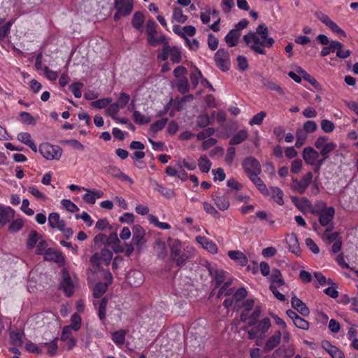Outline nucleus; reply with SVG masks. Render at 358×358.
Listing matches in <instances>:
<instances>
[{
  "label": "nucleus",
  "instance_id": "c85d7f7f",
  "mask_svg": "<svg viewBox=\"0 0 358 358\" xmlns=\"http://www.w3.org/2000/svg\"><path fill=\"white\" fill-rule=\"evenodd\" d=\"M169 247L171 250V257L172 259L180 255L184 248L182 245V242L178 239L171 240L169 242Z\"/></svg>",
  "mask_w": 358,
  "mask_h": 358
},
{
  "label": "nucleus",
  "instance_id": "9d476101",
  "mask_svg": "<svg viewBox=\"0 0 358 358\" xmlns=\"http://www.w3.org/2000/svg\"><path fill=\"white\" fill-rule=\"evenodd\" d=\"M215 62L218 68L222 71H227L229 69V55L227 50L219 49L215 54Z\"/></svg>",
  "mask_w": 358,
  "mask_h": 358
},
{
  "label": "nucleus",
  "instance_id": "ddd939ff",
  "mask_svg": "<svg viewBox=\"0 0 358 358\" xmlns=\"http://www.w3.org/2000/svg\"><path fill=\"white\" fill-rule=\"evenodd\" d=\"M114 8L123 16H129L134 8V0H114Z\"/></svg>",
  "mask_w": 358,
  "mask_h": 358
},
{
  "label": "nucleus",
  "instance_id": "2f4dec72",
  "mask_svg": "<svg viewBox=\"0 0 358 358\" xmlns=\"http://www.w3.org/2000/svg\"><path fill=\"white\" fill-rule=\"evenodd\" d=\"M213 199L217 207L222 211L227 210L230 206L229 199L224 195L213 196Z\"/></svg>",
  "mask_w": 358,
  "mask_h": 358
},
{
  "label": "nucleus",
  "instance_id": "393cba45",
  "mask_svg": "<svg viewBox=\"0 0 358 358\" xmlns=\"http://www.w3.org/2000/svg\"><path fill=\"white\" fill-rule=\"evenodd\" d=\"M17 138L21 143L29 146L34 152H37V147L33 140L31 134L28 132H21L17 134Z\"/></svg>",
  "mask_w": 358,
  "mask_h": 358
},
{
  "label": "nucleus",
  "instance_id": "0e129e2a",
  "mask_svg": "<svg viewBox=\"0 0 358 358\" xmlns=\"http://www.w3.org/2000/svg\"><path fill=\"white\" fill-rule=\"evenodd\" d=\"M215 133V129L213 127H209L203 129L196 135L197 139L199 141L205 140L206 138L211 136Z\"/></svg>",
  "mask_w": 358,
  "mask_h": 358
},
{
  "label": "nucleus",
  "instance_id": "a211bd4d",
  "mask_svg": "<svg viewBox=\"0 0 358 358\" xmlns=\"http://www.w3.org/2000/svg\"><path fill=\"white\" fill-rule=\"evenodd\" d=\"M190 81L193 87H196L199 83L201 82L203 87H208L210 90H213L212 85L205 78H203L201 71L197 69L191 73Z\"/></svg>",
  "mask_w": 358,
  "mask_h": 358
},
{
  "label": "nucleus",
  "instance_id": "6ab92c4d",
  "mask_svg": "<svg viewBox=\"0 0 358 358\" xmlns=\"http://www.w3.org/2000/svg\"><path fill=\"white\" fill-rule=\"evenodd\" d=\"M196 242L201 245L206 250L212 254L217 252V247L213 241L208 239L206 236H199L196 237Z\"/></svg>",
  "mask_w": 358,
  "mask_h": 358
},
{
  "label": "nucleus",
  "instance_id": "6e6552de",
  "mask_svg": "<svg viewBox=\"0 0 358 358\" xmlns=\"http://www.w3.org/2000/svg\"><path fill=\"white\" fill-rule=\"evenodd\" d=\"M39 152L48 160H59L62 154L60 147L50 143L41 144L39 147Z\"/></svg>",
  "mask_w": 358,
  "mask_h": 358
},
{
  "label": "nucleus",
  "instance_id": "7c9ffc66",
  "mask_svg": "<svg viewBox=\"0 0 358 358\" xmlns=\"http://www.w3.org/2000/svg\"><path fill=\"white\" fill-rule=\"evenodd\" d=\"M266 194H271L274 201L279 205L284 203L283 192L277 187H271Z\"/></svg>",
  "mask_w": 358,
  "mask_h": 358
},
{
  "label": "nucleus",
  "instance_id": "e2e57ef3",
  "mask_svg": "<svg viewBox=\"0 0 358 358\" xmlns=\"http://www.w3.org/2000/svg\"><path fill=\"white\" fill-rule=\"evenodd\" d=\"M44 344L48 348V355L50 356H55L58 349L57 338L54 339L50 343H45Z\"/></svg>",
  "mask_w": 358,
  "mask_h": 358
},
{
  "label": "nucleus",
  "instance_id": "c9c22d12",
  "mask_svg": "<svg viewBox=\"0 0 358 358\" xmlns=\"http://www.w3.org/2000/svg\"><path fill=\"white\" fill-rule=\"evenodd\" d=\"M148 219L150 224L160 229L167 230L171 229V225L169 223L159 222L158 218L154 215H149Z\"/></svg>",
  "mask_w": 358,
  "mask_h": 358
},
{
  "label": "nucleus",
  "instance_id": "5fc2aeb1",
  "mask_svg": "<svg viewBox=\"0 0 358 358\" xmlns=\"http://www.w3.org/2000/svg\"><path fill=\"white\" fill-rule=\"evenodd\" d=\"M20 117L21 122L24 124L29 125H34L36 124V120L27 112H21L20 113Z\"/></svg>",
  "mask_w": 358,
  "mask_h": 358
},
{
  "label": "nucleus",
  "instance_id": "69168bd1",
  "mask_svg": "<svg viewBox=\"0 0 358 358\" xmlns=\"http://www.w3.org/2000/svg\"><path fill=\"white\" fill-rule=\"evenodd\" d=\"M266 115V113L265 112L261 111L252 117V118L250 120L249 124L250 125H259L262 123Z\"/></svg>",
  "mask_w": 358,
  "mask_h": 358
},
{
  "label": "nucleus",
  "instance_id": "412c9836",
  "mask_svg": "<svg viewBox=\"0 0 358 358\" xmlns=\"http://www.w3.org/2000/svg\"><path fill=\"white\" fill-rule=\"evenodd\" d=\"M107 173L111 176L118 178L122 181H127L130 184L134 183V180L127 175L124 174L116 166H109L106 170Z\"/></svg>",
  "mask_w": 358,
  "mask_h": 358
},
{
  "label": "nucleus",
  "instance_id": "a19ab883",
  "mask_svg": "<svg viewBox=\"0 0 358 358\" xmlns=\"http://www.w3.org/2000/svg\"><path fill=\"white\" fill-rule=\"evenodd\" d=\"M172 18L173 20L178 23H185L187 20V16L183 14L182 8L175 7L173 10Z\"/></svg>",
  "mask_w": 358,
  "mask_h": 358
},
{
  "label": "nucleus",
  "instance_id": "e433bc0d",
  "mask_svg": "<svg viewBox=\"0 0 358 358\" xmlns=\"http://www.w3.org/2000/svg\"><path fill=\"white\" fill-rule=\"evenodd\" d=\"M213 120L208 114L203 113L198 116L196 124L199 128H206L208 125L212 124Z\"/></svg>",
  "mask_w": 358,
  "mask_h": 358
},
{
  "label": "nucleus",
  "instance_id": "3c124183",
  "mask_svg": "<svg viewBox=\"0 0 358 358\" xmlns=\"http://www.w3.org/2000/svg\"><path fill=\"white\" fill-rule=\"evenodd\" d=\"M112 101L110 98H103L91 103V106L95 108L101 109L106 107Z\"/></svg>",
  "mask_w": 358,
  "mask_h": 358
},
{
  "label": "nucleus",
  "instance_id": "cd10ccee",
  "mask_svg": "<svg viewBox=\"0 0 358 358\" xmlns=\"http://www.w3.org/2000/svg\"><path fill=\"white\" fill-rule=\"evenodd\" d=\"M241 32L231 29L224 37V40L227 45L230 48L236 46L239 41Z\"/></svg>",
  "mask_w": 358,
  "mask_h": 358
},
{
  "label": "nucleus",
  "instance_id": "bb28decb",
  "mask_svg": "<svg viewBox=\"0 0 358 358\" xmlns=\"http://www.w3.org/2000/svg\"><path fill=\"white\" fill-rule=\"evenodd\" d=\"M282 334L280 331H277L274 335L271 336L265 343V350L271 351L276 348L280 342Z\"/></svg>",
  "mask_w": 358,
  "mask_h": 358
},
{
  "label": "nucleus",
  "instance_id": "f704fd0d",
  "mask_svg": "<svg viewBox=\"0 0 358 358\" xmlns=\"http://www.w3.org/2000/svg\"><path fill=\"white\" fill-rule=\"evenodd\" d=\"M45 259L56 262H62L64 261V257L59 252L52 250L50 248L46 250L45 253Z\"/></svg>",
  "mask_w": 358,
  "mask_h": 358
},
{
  "label": "nucleus",
  "instance_id": "b1692460",
  "mask_svg": "<svg viewBox=\"0 0 358 358\" xmlns=\"http://www.w3.org/2000/svg\"><path fill=\"white\" fill-rule=\"evenodd\" d=\"M228 256L236 264L241 266H245L248 264V258L239 250H231L228 252Z\"/></svg>",
  "mask_w": 358,
  "mask_h": 358
},
{
  "label": "nucleus",
  "instance_id": "de8ad7c7",
  "mask_svg": "<svg viewBox=\"0 0 358 358\" xmlns=\"http://www.w3.org/2000/svg\"><path fill=\"white\" fill-rule=\"evenodd\" d=\"M90 263L92 264V270L94 272H96L101 264H104V262L100 257V255L98 252L93 255L90 259Z\"/></svg>",
  "mask_w": 358,
  "mask_h": 358
},
{
  "label": "nucleus",
  "instance_id": "6e6d98bb",
  "mask_svg": "<svg viewBox=\"0 0 358 358\" xmlns=\"http://www.w3.org/2000/svg\"><path fill=\"white\" fill-rule=\"evenodd\" d=\"M28 192L37 199L41 201H45L47 199V196L34 185L28 187Z\"/></svg>",
  "mask_w": 358,
  "mask_h": 358
},
{
  "label": "nucleus",
  "instance_id": "0eeeda50",
  "mask_svg": "<svg viewBox=\"0 0 358 358\" xmlns=\"http://www.w3.org/2000/svg\"><path fill=\"white\" fill-rule=\"evenodd\" d=\"M248 326L253 328L248 331V338L255 339L259 335L265 334L271 327V321L268 318H264L259 322L250 321Z\"/></svg>",
  "mask_w": 358,
  "mask_h": 358
},
{
  "label": "nucleus",
  "instance_id": "774afa93",
  "mask_svg": "<svg viewBox=\"0 0 358 358\" xmlns=\"http://www.w3.org/2000/svg\"><path fill=\"white\" fill-rule=\"evenodd\" d=\"M327 27H328L333 32L337 34L338 35L342 36L343 37L346 36V33L345 31L340 28L338 25L333 20H331Z\"/></svg>",
  "mask_w": 358,
  "mask_h": 358
},
{
  "label": "nucleus",
  "instance_id": "09e8293b",
  "mask_svg": "<svg viewBox=\"0 0 358 358\" xmlns=\"http://www.w3.org/2000/svg\"><path fill=\"white\" fill-rule=\"evenodd\" d=\"M155 190L167 199H170L174 196L173 190H172L171 189L166 188L165 187L158 184L157 182H156Z\"/></svg>",
  "mask_w": 358,
  "mask_h": 358
},
{
  "label": "nucleus",
  "instance_id": "052dcab7",
  "mask_svg": "<svg viewBox=\"0 0 358 358\" xmlns=\"http://www.w3.org/2000/svg\"><path fill=\"white\" fill-rule=\"evenodd\" d=\"M167 121V118H162L157 120V122L151 124V131L153 132H157L159 131H161L166 126Z\"/></svg>",
  "mask_w": 358,
  "mask_h": 358
},
{
  "label": "nucleus",
  "instance_id": "5701e85b",
  "mask_svg": "<svg viewBox=\"0 0 358 358\" xmlns=\"http://www.w3.org/2000/svg\"><path fill=\"white\" fill-rule=\"evenodd\" d=\"M286 241L288 244L289 251L299 256L300 255V247L296 234H290L287 235Z\"/></svg>",
  "mask_w": 358,
  "mask_h": 358
},
{
  "label": "nucleus",
  "instance_id": "4468645a",
  "mask_svg": "<svg viewBox=\"0 0 358 358\" xmlns=\"http://www.w3.org/2000/svg\"><path fill=\"white\" fill-rule=\"evenodd\" d=\"M132 243L141 248L145 243V231L144 229L141 225L136 224L132 228Z\"/></svg>",
  "mask_w": 358,
  "mask_h": 358
},
{
  "label": "nucleus",
  "instance_id": "f3484780",
  "mask_svg": "<svg viewBox=\"0 0 358 358\" xmlns=\"http://www.w3.org/2000/svg\"><path fill=\"white\" fill-rule=\"evenodd\" d=\"M60 339L66 343L68 350H72L77 343V339L73 337L72 330H70L69 327H63Z\"/></svg>",
  "mask_w": 358,
  "mask_h": 358
},
{
  "label": "nucleus",
  "instance_id": "1a4fd4ad",
  "mask_svg": "<svg viewBox=\"0 0 358 358\" xmlns=\"http://www.w3.org/2000/svg\"><path fill=\"white\" fill-rule=\"evenodd\" d=\"M313 179V173L308 172L305 174L301 180L296 178H292L290 186L293 191L297 192L299 194H303L309 185L310 184Z\"/></svg>",
  "mask_w": 358,
  "mask_h": 358
},
{
  "label": "nucleus",
  "instance_id": "58836bf2",
  "mask_svg": "<svg viewBox=\"0 0 358 358\" xmlns=\"http://www.w3.org/2000/svg\"><path fill=\"white\" fill-rule=\"evenodd\" d=\"M126 331L119 330L112 334L111 338L117 345H122L125 342Z\"/></svg>",
  "mask_w": 358,
  "mask_h": 358
},
{
  "label": "nucleus",
  "instance_id": "dca6fc26",
  "mask_svg": "<svg viewBox=\"0 0 358 358\" xmlns=\"http://www.w3.org/2000/svg\"><path fill=\"white\" fill-rule=\"evenodd\" d=\"M145 278L143 273L138 270L130 271L127 276V282L133 287H139L143 285Z\"/></svg>",
  "mask_w": 358,
  "mask_h": 358
},
{
  "label": "nucleus",
  "instance_id": "72a5a7b5",
  "mask_svg": "<svg viewBox=\"0 0 358 358\" xmlns=\"http://www.w3.org/2000/svg\"><path fill=\"white\" fill-rule=\"evenodd\" d=\"M248 136L247 130L242 129L235 134L230 139V145H238L243 142Z\"/></svg>",
  "mask_w": 358,
  "mask_h": 358
},
{
  "label": "nucleus",
  "instance_id": "f8f14e48",
  "mask_svg": "<svg viewBox=\"0 0 358 358\" xmlns=\"http://www.w3.org/2000/svg\"><path fill=\"white\" fill-rule=\"evenodd\" d=\"M66 296H71L73 294L74 285L67 271L63 270L62 278L59 285Z\"/></svg>",
  "mask_w": 358,
  "mask_h": 358
},
{
  "label": "nucleus",
  "instance_id": "423d86ee",
  "mask_svg": "<svg viewBox=\"0 0 358 358\" xmlns=\"http://www.w3.org/2000/svg\"><path fill=\"white\" fill-rule=\"evenodd\" d=\"M157 24L153 20H148L146 23L147 41L150 46L155 47L157 44H163L166 38L164 35L156 37Z\"/></svg>",
  "mask_w": 358,
  "mask_h": 358
},
{
  "label": "nucleus",
  "instance_id": "13d9d810",
  "mask_svg": "<svg viewBox=\"0 0 358 358\" xmlns=\"http://www.w3.org/2000/svg\"><path fill=\"white\" fill-rule=\"evenodd\" d=\"M24 222L22 219H17L13 220L8 227V230L11 233H16L19 231L23 227Z\"/></svg>",
  "mask_w": 358,
  "mask_h": 358
},
{
  "label": "nucleus",
  "instance_id": "338daca9",
  "mask_svg": "<svg viewBox=\"0 0 358 358\" xmlns=\"http://www.w3.org/2000/svg\"><path fill=\"white\" fill-rule=\"evenodd\" d=\"M307 138V134L302 130H299L296 132V141L295 146L296 148L301 147L306 142Z\"/></svg>",
  "mask_w": 358,
  "mask_h": 358
},
{
  "label": "nucleus",
  "instance_id": "864d4df0",
  "mask_svg": "<svg viewBox=\"0 0 358 358\" xmlns=\"http://www.w3.org/2000/svg\"><path fill=\"white\" fill-rule=\"evenodd\" d=\"M98 253L105 265H108L110 263L113 258V252L110 250L103 248Z\"/></svg>",
  "mask_w": 358,
  "mask_h": 358
},
{
  "label": "nucleus",
  "instance_id": "8fccbe9b",
  "mask_svg": "<svg viewBox=\"0 0 358 358\" xmlns=\"http://www.w3.org/2000/svg\"><path fill=\"white\" fill-rule=\"evenodd\" d=\"M187 73V69L183 66H177L173 71L174 76L181 83L185 80V75Z\"/></svg>",
  "mask_w": 358,
  "mask_h": 358
},
{
  "label": "nucleus",
  "instance_id": "c03bdc74",
  "mask_svg": "<svg viewBox=\"0 0 358 358\" xmlns=\"http://www.w3.org/2000/svg\"><path fill=\"white\" fill-rule=\"evenodd\" d=\"M270 280L272 283H275L278 287L285 284V281L282 277L281 272L278 269H273L270 275Z\"/></svg>",
  "mask_w": 358,
  "mask_h": 358
},
{
  "label": "nucleus",
  "instance_id": "7ed1b4c3",
  "mask_svg": "<svg viewBox=\"0 0 358 358\" xmlns=\"http://www.w3.org/2000/svg\"><path fill=\"white\" fill-rule=\"evenodd\" d=\"M243 41L246 45L252 43L250 48L255 52L260 55L266 54L263 47L267 46V39L261 38V36L256 33L250 32L244 35Z\"/></svg>",
  "mask_w": 358,
  "mask_h": 358
},
{
  "label": "nucleus",
  "instance_id": "f257e3e1",
  "mask_svg": "<svg viewBox=\"0 0 358 358\" xmlns=\"http://www.w3.org/2000/svg\"><path fill=\"white\" fill-rule=\"evenodd\" d=\"M313 214L319 218L320 224L323 227H332V220L335 215V209L333 207H327L324 202L320 201L315 204Z\"/></svg>",
  "mask_w": 358,
  "mask_h": 358
},
{
  "label": "nucleus",
  "instance_id": "4be33fe9",
  "mask_svg": "<svg viewBox=\"0 0 358 358\" xmlns=\"http://www.w3.org/2000/svg\"><path fill=\"white\" fill-rule=\"evenodd\" d=\"M15 210L9 206H0V224L5 225L14 217Z\"/></svg>",
  "mask_w": 358,
  "mask_h": 358
},
{
  "label": "nucleus",
  "instance_id": "4c0bfd02",
  "mask_svg": "<svg viewBox=\"0 0 358 358\" xmlns=\"http://www.w3.org/2000/svg\"><path fill=\"white\" fill-rule=\"evenodd\" d=\"M259 174H254L249 176V178L262 193L266 194L268 189L262 180L259 177Z\"/></svg>",
  "mask_w": 358,
  "mask_h": 358
},
{
  "label": "nucleus",
  "instance_id": "9b49d317",
  "mask_svg": "<svg viewBox=\"0 0 358 358\" xmlns=\"http://www.w3.org/2000/svg\"><path fill=\"white\" fill-rule=\"evenodd\" d=\"M243 166L248 176L259 174L262 171L260 164L252 157L246 158L243 162Z\"/></svg>",
  "mask_w": 358,
  "mask_h": 358
},
{
  "label": "nucleus",
  "instance_id": "a18cd8bd",
  "mask_svg": "<svg viewBox=\"0 0 358 358\" xmlns=\"http://www.w3.org/2000/svg\"><path fill=\"white\" fill-rule=\"evenodd\" d=\"M198 166L202 172L208 173L210 169L211 162L206 155H202L198 161Z\"/></svg>",
  "mask_w": 358,
  "mask_h": 358
},
{
  "label": "nucleus",
  "instance_id": "ea45409f",
  "mask_svg": "<svg viewBox=\"0 0 358 358\" xmlns=\"http://www.w3.org/2000/svg\"><path fill=\"white\" fill-rule=\"evenodd\" d=\"M144 20H145L144 15L141 12H140V11L136 12L134 13L132 20H131V24H132L133 27L136 29H140L143 26Z\"/></svg>",
  "mask_w": 358,
  "mask_h": 358
},
{
  "label": "nucleus",
  "instance_id": "39448f33",
  "mask_svg": "<svg viewBox=\"0 0 358 358\" xmlns=\"http://www.w3.org/2000/svg\"><path fill=\"white\" fill-rule=\"evenodd\" d=\"M320 154L312 147H306L303 150V159L305 162L311 166H315V171H318L324 162V159H319Z\"/></svg>",
  "mask_w": 358,
  "mask_h": 358
},
{
  "label": "nucleus",
  "instance_id": "680f3d73",
  "mask_svg": "<svg viewBox=\"0 0 358 358\" xmlns=\"http://www.w3.org/2000/svg\"><path fill=\"white\" fill-rule=\"evenodd\" d=\"M206 103L209 108H218L221 106V101L217 100L213 95L208 94L205 99Z\"/></svg>",
  "mask_w": 358,
  "mask_h": 358
},
{
  "label": "nucleus",
  "instance_id": "bf43d9fd",
  "mask_svg": "<svg viewBox=\"0 0 358 358\" xmlns=\"http://www.w3.org/2000/svg\"><path fill=\"white\" fill-rule=\"evenodd\" d=\"M203 209L206 213H208L216 218L220 217L219 212L215 209V208L211 203H210L207 201H204L203 203Z\"/></svg>",
  "mask_w": 358,
  "mask_h": 358
},
{
  "label": "nucleus",
  "instance_id": "aec40b11",
  "mask_svg": "<svg viewBox=\"0 0 358 358\" xmlns=\"http://www.w3.org/2000/svg\"><path fill=\"white\" fill-rule=\"evenodd\" d=\"M48 224L52 229L62 230L63 227L66 226V222L60 218V215L57 213H51L48 217Z\"/></svg>",
  "mask_w": 358,
  "mask_h": 358
},
{
  "label": "nucleus",
  "instance_id": "37998d69",
  "mask_svg": "<svg viewBox=\"0 0 358 358\" xmlns=\"http://www.w3.org/2000/svg\"><path fill=\"white\" fill-rule=\"evenodd\" d=\"M40 235L35 230L30 231L27 241V246L28 248H33L40 241Z\"/></svg>",
  "mask_w": 358,
  "mask_h": 358
},
{
  "label": "nucleus",
  "instance_id": "79ce46f5",
  "mask_svg": "<svg viewBox=\"0 0 358 358\" xmlns=\"http://www.w3.org/2000/svg\"><path fill=\"white\" fill-rule=\"evenodd\" d=\"M81 317L78 314L74 313L71 317V324L66 327H69L70 330L78 331L81 327Z\"/></svg>",
  "mask_w": 358,
  "mask_h": 358
},
{
  "label": "nucleus",
  "instance_id": "2eb2a0df",
  "mask_svg": "<svg viewBox=\"0 0 358 358\" xmlns=\"http://www.w3.org/2000/svg\"><path fill=\"white\" fill-rule=\"evenodd\" d=\"M195 250L194 248L191 246H186L183 248L182 252L178 257L173 258L172 259L176 262L178 266H182L187 259L194 257Z\"/></svg>",
  "mask_w": 358,
  "mask_h": 358
},
{
  "label": "nucleus",
  "instance_id": "f03ea898",
  "mask_svg": "<svg viewBox=\"0 0 358 358\" xmlns=\"http://www.w3.org/2000/svg\"><path fill=\"white\" fill-rule=\"evenodd\" d=\"M162 45V48L157 51V62H165L169 57L173 63H180L182 61L180 48L175 45H169V42L166 40Z\"/></svg>",
  "mask_w": 358,
  "mask_h": 358
},
{
  "label": "nucleus",
  "instance_id": "20e7f679",
  "mask_svg": "<svg viewBox=\"0 0 358 358\" xmlns=\"http://www.w3.org/2000/svg\"><path fill=\"white\" fill-rule=\"evenodd\" d=\"M314 145L319 153L323 157L324 160L329 157V155L333 152L337 147V145L330 141L328 137L325 136H319L315 141Z\"/></svg>",
  "mask_w": 358,
  "mask_h": 358
},
{
  "label": "nucleus",
  "instance_id": "473e14b6",
  "mask_svg": "<svg viewBox=\"0 0 358 358\" xmlns=\"http://www.w3.org/2000/svg\"><path fill=\"white\" fill-rule=\"evenodd\" d=\"M257 34L261 36V38L267 39V46L271 47L274 43L273 38L268 37V29L264 24H259L257 28Z\"/></svg>",
  "mask_w": 358,
  "mask_h": 358
},
{
  "label": "nucleus",
  "instance_id": "49530a36",
  "mask_svg": "<svg viewBox=\"0 0 358 358\" xmlns=\"http://www.w3.org/2000/svg\"><path fill=\"white\" fill-rule=\"evenodd\" d=\"M108 283L99 282L97 283L93 289V295L95 298L101 297L107 290Z\"/></svg>",
  "mask_w": 358,
  "mask_h": 358
},
{
  "label": "nucleus",
  "instance_id": "a878e982",
  "mask_svg": "<svg viewBox=\"0 0 358 358\" xmlns=\"http://www.w3.org/2000/svg\"><path fill=\"white\" fill-rule=\"evenodd\" d=\"M291 304L293 308L299 312L302 315H308L309 310L306 304L296 296H294L291 300Z\"/></svg>",
  "mask_w": 358,
  "mask_h": 358
},
{
  "label": "nucleus",
  "instance_id": "c756f323",
  "mask_svg": "<svg viewBox=\"0 0 358 358\" xmlns=\"http://www.w3.org/2000/svg\"><path fill=\"white\" fill-rule=\"evenodd\" d=\"M341 43L338 41H331V42L326 46H324L321 52L320 55L322 57H326L331 52H336V50L340 48Z\"/></svg>",
  "mask_w": 358,
  "mask_h": 358
},
{
  "label": "nucleus",
  "instance_id": "4d7b16f0",
  "mask_svg": "<svg viewBox=\"0 0 358 358\" xmlns=\"http://www.w3.org/2000/svg\"><path fill=\"white\" fill-rule=\"evenodd\" d=\"M61 204L64 208L69 212L74 213L79 210V208L69 199H62Z\"/></svg>",
  "mask_w": 358,
  "mask_h": 358
},
{
  "label": "nucleus",
  "instance_id": "603ef678",
  "mask_svg": "<svg viewBox=\"0 0 358 358\" xmlns=\"http://www.w3.org/2000/svg\"><path fill=\"white\" fill-rule=\"evenodd\" d=\"M299 72H301L302 78L305 81L308 82L313 87L316 89L320 88V85L315 78L307 73L303 69H299Z\"/></svg>",
  "mask_w": 358,
  "mask_h": 358
}]
</instances>
